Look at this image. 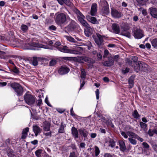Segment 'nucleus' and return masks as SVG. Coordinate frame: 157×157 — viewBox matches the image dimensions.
<instances>
[{
	"label": "nucleus",
	"instance_id": "nucleus-33",
	"mask_svg": "<svg viewBox=\"0 0 157 157\" xmlns=\"http://www.w3.org/2000/svg\"><path fill=\"white\" fill-rule=\"evenodd\" d=\"M64 37L66 38V39L68 41L73 42V43H76L77 41L74 38L72 37L71 36H64Z\"/></svg>",
	"mask_w": 157,
	"mask_h": 157
},
{
	"label": "nucleus",
	"instance_id": "nucleus-50",
	"mask_svg": "<svg viewBox=\"0 0 157 157\" xmlns=\"http://www.w3.org/2000/svg\"><path fill=\"white\" fill-rule=\"evenodd\" d=\"M109 54V51L107 49L105 50L104 52V55L103 57L104 58L106 57Z\"/></svg>",
	"mask_w": 157,
	"mask_h": 157
},
{
	"label": "nucleus",
	"instance_id": "nucleus-42",
	"mask_svg": "<svg viewBox=\"0 0 157 157\" xmlns=\"http://www.w3.org/2000/svg\"><path fill=\"white\" fill-rule=\"evenodd\" d=\"M132 116L135 118H138L139 117V114L136 110H135L132 113Z\"/></svg>",
	"mask_w": 157,
	"mask_h": 157
},
{
	"label": "nucleus",
	"instance_id": "nucleus-24",
	"mask_svg": "<svg viewBox=\"0 0 157 157\" xmlns=\"http://www.w3.org/2000/svg\"><path fill=\"white\" fill-rule=\"evenodd\" d=\"M119 143L120 150L123 151L125 150H126V147L123 141L120 140L119 141Z\"/></svg>",
	"mask_w": 157,
	"mask_h": 157
},
{
	"label": "nucleus",
	"instance_id": "nucleus-44",
	"mask_svg": "<svg viewBox=\"0 0 157 157\" xmlns=\"http://www.w3.org/2000/svg\"><path fill=\"white\" fill-rule=\"evenodd\" d=\"M94 151L95 156H98L100 153V150L99 148L96 146L95 147Z\"/></svg>",
	"mask_w": 157,
	"mask_h": 157
},
{
	"label": "nucleus",
	"instance_id": "nucleus-27",
	"mask_svg": "<svg viewBox=\"0 0 157 157\" xmlns=\"http://www.w3.org/2000/svg\"><path fill=\"white\" fill-rule=\"evenodd\" d=\"M99 6L101 8L104 6H108V4L106 0H100L98 2Z\"/></svg>",
	"mask_w": 157,
	"mask_h": 157
},
{
	"label": "nucleus",
	"instance_id": "nucleus-31",
	"mask_svg": "<svg viewBox=\"0 0 157 157\" xmlns=\"http://www.w3.org/2000/svg\"><path fill=\"white\" fill-rule=\"evenodd\" d=\"M101 8H102V11L104 13L107 14L109 13V5L104 6V7H102Z\"/></svg>",
	"mask_w": 157,
	"mask_h": 157
},
{
	"label": "nucleus",
	"instance_id": "nucleus-45",
	"mask_svg": "<svg viewBox=\"0 0 157 157\" xmlns=\"http://www.w3.org/2000/svg\"><path fill=\"white\" fill-rule=\"evenodd\" d=\"M11 71L17 74H18L19 73V71L18 69L16 67H14L12 69Z\"/></svg>",
	"mask_w": 157,
	"mask_h": 157
},
{
	"label": "nucleus",
	"instance_id": "nucleus-63",
	"mask_svg": "<svg viewBox=\"0 0 157 157\" xmlns=\"http://www.w3.org/2000/svg\"><path fill=\"white\" fill-rule=\"evenodd\" d=\"M44 134L46 136H51V132H44Z\"/></svg>",
	"mask_w": 157,
	"mask_h": 157
},
{
	"label": "nucleus",
	"instance_id": "nucleus-6",
	"mask_svg": "<svg viewBox=\"0 0 157 157\" xmlns=\"http://www.w3.org/2000/svg\"><path fill=\"white\" fill-rule=\"evenodd\" d=\"M71 49V54L76 55L81 54L83 51L82 48L78 46H74Z\"/></svg>",
	"mask_w": 157,
	"mask_h": 157
},
{
	"label": "nucleus",
	"instance_id": "nucleus-38",
	"mask_svg": "<svg viewBox=\"0 0 157 157\" xmlns=\"http://www.w3.org/2000/svg\"><path fill=\"white\" fill-rule=\"evenodd\" d=\"M151 43L152 46L156 48L157 47V38H155L152 40Z\"/></svg>",
	"mask_w": 157,
	"mask_h": 157
},
{
	"label": "nucleus",
	"instance_id": "nucleus-52",
	"mask_svg": "<svg viewBox=\"0 0 157 157\" xmlns=\"http://www.w3.org/2000/svg\"><path fill=\"white\" fill-rule=\"evenodd\" d=\"M85 80H83V79H81V80H80L81 85H80V88L79 89V90H80L84 86V85L85 84Z\"/></svg>",
	"mask_w": 157,
	"mask_h": 157
},
{
	"label": "nucleus",
	"instance_id": "nucleus-41",
	"mask_svg": "<svg viewBox=\"0 0 157 157\" xmlns=\"http://www.w3.org/2000/svg\"><path fill=\"white\" fill-rule=\"evenodd\" d=\"M21 30L24 33L26 32L28 29V26L25 25H22L21 26Z\"/></svg>",
	"mask_w": 157,
	"mask_h": 157
},
{
	"label": "nucleus",
	"instance_id": "nucleus-37",
	"mask_svg": "<svg viewBox=\"0 0 157 157\" xmlns=\"http://www.w3.org/2000/svg\"><path fill=\"white\" fill-rule=\"evenodd\" d=\"M39 59V58H37L36 57H33L32 59V64L34 66H36L38 64V59Z\"/></svg>",
	"mask_w": 157,
	"mask_h": 157
},
{
	"label": "nucleus",
	"instance_id": "nucleus-64",
	"mask_svg": "<svg viewBox=\"0 0 157 157\" xmlns=\"http://www.w3.org/2000/svg\"><path fill=\"white\" fill-rule=\"evenodd\" d=\"M104 157H113V156L109 153H106L105 154Z\"/></svg>",
	"mask_w": 157,
	"mask_h": 157
},
{
	"label": "nucleus",
	"instance_id": "nucleus-20",
	"mask_svg": "<svg viewBox=\"0 0 157 157\" xmlns=\"http://www.w3.org/2000/svg\"><path fill=\"white\" fill-rule=\"evenodd\" d=\"M50 123L48 121H45L43 125V129L44 131H49L50 129Z\"/></svg>",
	"mask_w": 157,
	"mask_h": 157
},
{
	"label": "nucleus",
	"instance_id": "nucleus-35",
	"mask_svg": "<svg viewBox=\"0 0 157 157\" xmlns=\"http://www.w3.org/2000/svg\"><path fill=\"white\" fill-rule=\"evenodd\" d=\"M140 125L141 128L144 131L147 130V124L143 122H140Z\"/></svg>",
	"mask_w": 157,
	"mask_h": 157
},
{
	"label": "nucleus",
	"instance_id": "nucleus-12",
	"mask_svg": "<svg viewBox=\"0 0 157 157\" xmlns=\"http://www.w3.org/2000/svg\"><path fill=\"white\" fill-rule=\"evenodd\" d=\"M58 50L61 52L66 53H69L71 54V49H69L67 46H64L60 47H56Z\"/></svg>",
	"mask_w": 157,
	"mask_h": 157
},
{
	"label": "nucleus",
	"instance_id": "nucleus-1",
	"mask_svg": "<svg viewBox=\"0 0 157 157\" xmlns=\"http://www.w3.org/2000/svg\"><path fill=\"white\" fill-rule=\"evenodd\" d=\"M135 64L136 67H135L134 69L137 72H138L140 69L146 72L148 71L149 67L147 64L143 62H141L140 61L136 62Z\"/></svg>",
	"mask_w": 157,
	"mask_h": 157
},
{
	"label": "nucleus",
	"instance_id": "nucleus-2",
	"mask_svg": "<svg viewBox=\"0 0 157 157\" xmlns=\"http://www.w3.org/2000/svg\"><path fill=\"white\" fill-rule=\"evenodd\" d=\"M68 20H70V18L68 16H66L63 13H61L56 15L55 21L57 24H61L65 23Z\"/></svg>",
	"mask_w": 157,
	"mask_h": 157
},
{
	"label": "nucleus",
	"instance_id": "nucleus-60",
	"mask_svg": "<svg viewBox=\"0 0 157 157\" xmlns=\"http://www.w3.org/2000/svg\"><path fill=\"white\" fill-rule=\"evenodd\" d=\"M119 57V56L118 55H116L113 58H112V57H110L111 59H112V60L114 59L115 61H117L118 60V59Z\"/></svg>",
	"mask_w": 157,
	"mask_h": 157
},
{
	"label": "nucleus",
	"instance_id": "nucleus-46",
	"mask_svg": "<svg viewBox=\"0 0 157 157\" xmlns=\"http://www.w3.org/2000/svg\"><path fill=\"white\" fill-rule=\"evenodd\" d=\"M115 142L113 140H110L109 141V146L111 147H113L115 145Z\"/></svg>",
	"mask_w": 157,
	"mask_h": 157
},
{
	"label": "nucleus",
	"instance_id": "nucleus-25",
	"mask_svg": "<svg viewBox=\"0 0 157 157\" xmlns=\"http://www.w3.org/2000/svg\"><path fill=\"white\" fill-rule=\"evenodd\" d=\"M134 79V77L133 76H131L129 78L128 82L130 88H132L133 86Z\"/></svg>",
	"mask_w": 157,
	"mask_h": 157
},
{
	"label": "nucleus",
	"instance_id": "nucleus-32",
	"mask_svg": "<svg viewBox=\"0 0 157 157\" xmlns=\"http://www.w3.org/2000/svg\"><path fill=\"white\" fill-rule=\"evenodd\" d=\"M33 131L35 133L36 136L38 135V134L39 132V128L37 125H34L33 126Z\"/></svg>",
	"mask_w": 157,
	"mask_h": 157
},
{
	"label": "nucleus",
	"instance_id": "nucleus-53",
	"mask_svg": "<svg viewBox=\"0 0 157 157\" xmlns=\"http://www.w3.org/2000/svg\"><path fill=\"white\" fill-rule=\"evenodd\" d=\"M95 94L96 95V98L98 100L99 98V90L98 89H97L95 91Z\"/></svg>",
	"mask_w": 157,
	"mask_h": 157
},
{
	"label": "nucleus",
	"instance_id": "nucleus-54",
	"mask_svg": "<svg viewBox=\"0 0 157 157\" xmlns=\"http://www.w3.org/2000/svg\"><path fill=\"white\" fill-rule=\"evenodd\" d=\"M40 48H44L49 49H52V48H49V47L46 45H43L41 44H40Z\"/></svg>",
	"mask_w": 157,
	"mask_h": 157
},
{
	"label": "nucleus",
	"instance_id": "nucleus-10",
	"mask_svg": "<svg viewBox=\"0 0 157 157\" xmlns=\"http://www.w3.org/2000/svg\"><path fill=\"white\" fill-rule=\"evenodd\" d=\"M70 69L65 66L60 67L58 71V73L61 75L67 74L70 71Z\"/></svg>",
	"mask_w": 157,
	"mask_h": 157
},
{
	"label": "nucleus",
	"instance_id": "nucleus-4",
	"mask_svg": "<svg viewBox=\"0 0 157 157\" xmlns=\"http://www.w3.org/2000/svg\"><path fill=\"white\" fill-rule=\"evenodd\" d=\"M10 86L17 95L20 96L22 94L23 89L19 84L15 82L12 83L11 84Z\"/></svg>",
	"mask_w": 157,
	"mask_h": 157
},
{
	"label": "nucleus",
	"instance_id": "nucleus-5",
	"mask_svg": "<svg viewBox=\"0 0 157 157\" xmlns=\"http://www.w3.org/2000/svg\"><path fill=\"white\" fill-rule=\"evenodd\" d=\"M75 12L77 15L78 20L81 24L83 26H86L87 27V26H88V23L84 20L85 18V16L78 9H76L75 10Z\"/></svg>",
	"mask_w": 157,
	"mask_h": 157
},
{
	"label": "nucleus",
	"instance_id": "nucleus-48",
	"mask_svg": "<svg viewBox=\"0 0 157 157\" xmlns=\"http://www.w3.org/2000/svg\"><path fill=\"white\" fill-rule=\"evenodd\" d=\"M128 139L130 143L132 144L135 145L136 144V142L135 140L130 138H128Z\"/></svg>",
	"mask_w": 157,
	"mask_h": 157
},
{
	"label": "nucleus",
	"instance_id": "nucleus-40",
	"mask_svg": "<svg viewBox=\"0 0 157 157\" xmlns=\"http://www.w3.org/2000/svg\"><path fill=\"white\" fill-rule=\"evenodd\" d=\"M136 1L139 4L144 5L146 4L148 0H136Z\"/></svg>",
	"mask_w": 157,
	"mask_h": 157
},
{
	"label": "nucleus",
	"instance_id": "nucleus-51",
	"mask_svg": "<svg viewBox=\"0 0 157 157\" xmlns=\"http://www.w3.org/2000/svg\"><path fill=\"white\" fill-rule=\"evenodd\" d=\"M48 29L51 31H55L56 29V27L55 26L52 25L49 27Z\"/></svg>",
	"mask_w": 157,
	"mask_h": 157
},
{
	"label": "nucleus",
	"instance_id": "nucleus-61",
	"mask_svg": "<svg viewBox=\"0 0 157 157\" xmlns=\"http://www.w3.org/2000/svg\"><path fill=\"white\" fill-rule=\"evenodd\" d=\"M129 68L126 67L125 70L122 71V72L124 74L128 72L129 71Z\"/></svg>",
	"mask_w": 157,
	"mask_h": 157
},
{
	"label": "nucleus",
	"instance_id": "nucleus-39",
	"mask_svg": "<svg viewBox=\"0 0 157 157\" xmlns=\"http://www.w3.org/2000/svg\"><path fill=\"white\" fill-rule=\"evenodd\" d=\"M127 134L128 135V136L129 137H131L132 138H135L136 136V134L135 133H133L132 132H130V131H128L127 132Z\"/></svg>",
	"mask_w": 157,
	"mask_h": 157
},
{
	"label": "nucleus",
	"instance_id": "nucleus-19",
	"mask_svg": "<svg viewBox=\"0 0 157 157\" xmlns=\"http://www.w3.org/2000/svg\"><path fill=\"white\" fill-rule=\"evenodd\" d=\"M114 61L113 60L111 59V58H109L108 60L104 62L103 63V65L105 66L110 67L113 65Z\"/></svg>",
	"mask_w": 157,
	"mask_h": 157
},
{
	"label": "nucleus",
	"instance_id": "nucleus-22",
	"mask_svg": "<svg viewBox=\"0 0 157 157\" xmlns=\"http://www.w3.org/2000/svg\"><path fill=\"white\" fill-rule=\"evenodd\" d=\"M86 17L88 21L91 23L94 24L97 23V20L95 17L90 16H88Z\"/></svg>",
	"mask_w": 157,
	"mask_h": 157
},
{
	"label": "nucleus",
	"instance_id": "nucleus-28",
	"mask_svg": "<svg viewBox=\"0 0 157 157\" xmlns=\"http://www.w3.org/2000/svg\"><path fill=\"white\" fill-rule=\"evenodd\" d=\"M29 128H26L23 130L21 136V138L22 139H25L26 138L27 135V133L29 131Z\"/></svg>",
	"mask_w": 157,
	"mask_h": 157
},
{
	"label": "nucleus",
	"instance_id": "nucleus-11",
	"mask_svg": "<svg viewBox=\"0 0 157 157\" xmlns=\"http://www.w3.org/2000/svg\"><path fill=\"white\" fill-rule=\"evenodd\" d=\"M70 22L69 25L67 26V29L68 31H72L75 28L76 26V23L72 20H69Z\"/></svg>",
	"mask_w": 157,
	"mask_h": 157
},
{
	"label": "nucleus",
	"instance_id": "nucleus-36",
	"mask_svg": "<svg viewBox=\"0 0 157 157\" xmlns=\"http://www.w3.org/2000/svg\"><path fill=\"white\" fill-rule=\"evenodd\" d=\"M57 63V60L56 59H52L50 61L49 66L50 67L54 66Z\"/></svg>",
	"mask_w": 157,
	"mask_h": 157
},
{
	"label": "nucleus",
	"instance_id": "nucleus-18",
	"mask_svg": "<svg viewBox=\"0 0 157 157\" xmlns=\"http://www.w3.org/2000/svg\"><path fill=\"white\" fill-rule=\"evenodd\" d=\"M71 131L72 135L75 139H77L78 138V131L76 128L74 127H72Z\"/></svg>",
	"mask_w": 157,
	"mask_h": 157
},
{
	"label": "nucleus",
	"instance_id": "nucleus-58",
	"mask_svg": "<svg viewBox=\"0 0 157 157\" xmlns=\"http://www.w3.org/2000/svg\"><path fill=\"white\" fill-rule=\"evenodd\" d=\"M45 102L47 104V105L49 106H51V105L50 104L48 100V98L47 96L46 97L45 99Z\"/></svg>",
	"mask_w": 157,
	"mask_h": 157
},
{
	"label": "nucleus",
	"instance_id": "nucleus-55",
	"mask_svg": "<svg viewBox=\"0 0 157 157\" xmlns=\"http://www.w3.org/2000/svg\"><path fill=\"white\" fill-rule=\"evenodd\" d=\"M121 135L125 139H127L128 137V135L127 134V132L126 133L124 132H121Z\"/></svg>",
	"mask_w": 157,
	"mask_h": 157
},
{
	"label": "nucleus",
	"instance_id": "nucleus-59",
	"mask_svg": "<svg viewBox=\"0 0 157 157\" xmlns=\"http://www.w3.org/2000/svg\"><path fill=\"white\" fill-rule=\"evenodd\" d=\"M135 139H136L142 142L144 141V140L143 138L140 137L136 135Z\"/></svg>",
	"mask_w": 157,
	"mask_h": 157
},
{
	"label": "nucleus",
	"instance_id": "nucleus-49",
	"mask_svg": "<svg viewBox=\"0 0 157 157\" xmlns=\"http://www.w3.org/2000/svg\"><path fill=\"white\" fill-rule=\"evenodd\" d=\"M58 3L61 5H63L64 3H67V0H57Z\"/></svg>",
	"mask_w": 157,
	"mask_h": 157
},
{
	"label": "nucleus",
	"instance_id": "nucleus-13",
	"mask_svg": "<svg viewBox=\"0 0 157 157\" xmlns=\"http://www.w3.org/2000/svg\"><path fill=\"white\" fill-rule=\"evenodd\" d=\"M97 11V5L96 3L92 4L90 13L91 16H94L96 15Z\"/></svg>",
	"mask_w": 157,
	"mask_h": 157
},
{
	"label": "nucleus",
	"instance_id": "nucleus-47",
	"mask_svg": "<svg viewBox=\"0 0 157 157\" xmlns=\"http://www.w3.org/2000/svg\"><path fill=\"white\" fill-rule=\"evenodd\" d=\"M77 155L78 154L75 151H73L70 153L69 157H77Z\"/></svg>",
	"mask_w": 157,
	"mask_h": 157
},
{
	"label": "nucleus",
	"instance_id": "nucleus-21",
	"mask_svg": "<svg viewBox=\"0 0 157 157\" xmlns=\"http://www.w3.org/2000/svg\"><path fill=\"white\" fill-rule=\"evenodd\" d=\"M112 29L114 33L118 34L120 32V28L118 25L117 24H113L112 25Z\"/></svg>",
	"mask_w": 157,
	"mask_h": 157
},
{
	"label": "nucleus",
	"instance_id": "nucleus-29",
	"mask_svg": "<svg viewBox=\"0 0 157 157\" xmlns=\"http://www.w3.org/2000/svg\"><path fill=\"white\" fill-rule=\"evenodd\" d=\"M48 60L46 58L43 57H40V64L43 65L45 66L48 64Z\"/></svg>",
	"mask_w": 157,
	"mask_h": 157
},
{
	"label": "nucleus",
	"instance_id": "nucleus-14",
	"mask_svg": "<svg viewBox=\"0 0 157 157\" xmlns=\"http://www.w3.org/2000/svg\"><path fill=\"white\" fill-rule=\"evenodd\" d=\"M111 14L115 18H120L121 16V13L114 9H112Z\"/></svg>",
	"mask_w": 157,
	"mask_h": 157
},
{
	"label": "nucleus",
	"instance_id": "nucleus-3",
	"mask_svg": "<svg viewBox=\"0 0 157 157\" xmlns=\"http://www.w3.org/2000/svg\"><path fill=\"white\" fill-rule=\"evenodd\" d=\"M24 98L25 102L29 105H31L35 102V97L31 95L29 92L26 93L24 96Z\"/></svg>",
	"mask_w": 157,
	"mask_h": 157
},
{
	"label": "nucleus",
	"instance_id": "nucleus-16",
	"mask_svg": "<svg viewBox=\"0 0 157 157\" xmlns=\"http://www.w3.org/2000/svg\"><path fill=\"white\" fill-rule=\"evenodd\" d=\"M121 34L128 38L131 37L130 33L128 31L127 29L125 27L121 28Z\"/></svg>",
	"mask_w": 157,
	"mask_h": 157
},
{
	"label": "nucleus",
	"instance_id": "nucleus-7",
	"mask_svg": "<svg viewBox=\"0 0 157 157\" xmlns=\"http://www.w3.org/2000/svg\"><path fill=\"white\" fill-rule=\"evenodd\" d=\"M39 44L36 43H33L31 44H28L26 45L25 48V49L38 50Z\"/></svg>",
	"mask_w": 157,
	"mask_h": 157
},
{
	"label": "nucleus",
	"instance_id": "nucleus-57",
	"mask_svg": "<svg viewBox=\"0 0 157 157\" xmlns=\"http://www.w3.org/2000/svg\"><path fill=\"white\" fill-rule=\"evenodd\" d=\"M71 115L73 117H75L76 115L74 113L73 110V108H72L70 110Z\"/></svg>",
	"mask_w": 157,
	"mask_h": 157
},
{
	"label": "nucleus",
	"instance_id": "nucleus-56",
	"mask_svg": "<svg viewBox=\"0 0 157 157\" xmlns=\"http://www.w3.org/2000/svg\"><path fill=\"white\" fill-rule=\"evenodd\" d=\"M142 145L144 147L146 148H148L149 147V145L147 143L145 142H144L142 143Z\"/></svg>",
	"mask_w": 157,
	"mask_h": 157
},
{
	"label": "nucleus",
	"instance_id": "nucleus-8",
	"mask_svg": "<svg viewBox=\"0 0 157 157\" xmlns=\"http://www.w3.org/2000/svg\"><path fill=\"white\" fill-rule=\"evenodd\" d=\"M94 40L96 43L99 47L101 45L103 42V40L102 36L99 34H97V36L94 38Z\"/></svg>",
	"mask_w": 157,
	"mask_h": 157
},
{
	"label": "nucleus",
	"instance_id": "nucleus-62",
	"mask_svg": "<svg viewBox=\"0 0 157 157\" xmlns=\"http://www.w3.org/2000/svg\"><path fill=\"white\" fill-rule=\"evenodd\" d=\"M152 147L154 150L157 153V144L153 145Z\"/></svg>",
	"mask_w": 157,
	"mask_h": 157
},
{
	"label": "nucleus",
	"instance_id": "nucleus-9",
	"mask_svg": "<svg viewBox=\"0 0 157 157\" xmlns=\"http://www.w3.org/2000/svg\"><path fill=\"white\" fill-rule=\"evenodd\" d=\"M134 36L136 38L140 39L144 36L143 32L142 30L140 29H137L134 33Z\"/></svg>",
	"mask_w": 157,
	"mask_h": 157
},
{
	"label": "nucleus",
	"instance_id": "nucleus-15",
	"mask_svg": "<svg viewBox=\"0 0 157 157\" xmlns=\"http://www.w3.org/2000/svg\"><path fill=\"white\" fill-rule=\"evenodd\" d=\"M149 11L151 15L153 17L157 18V8L151 7L149 8Z\"/></svg>",
	"mask_w": 157,
	"mask_h": 157
},
{
	"label": "nucleus",
	"instance_id": "nucleus-17",
	"mask_svg": "<svg viewBox=\"0 0 157 157\" xmlns=\"http://www.w3.org/2000/svg\"><path fill=\"white\" fill-rule=\"evenodd\" d=\"M86 28L84 31V33L85 35L87 36H89L91 35L92 33V29L91 28L90 25L88 24L87 27L86 26H84Z\"/></svg>",
	"mask_w": 157,
	"mask_h": 157
},
{
	"label": "nucleus",
	"instance_id": "nucleus-26",
	"mask_svg": "<svg viewBox=\"0 0 157 157\" xmlns=\"http://www.w3.org/2000/svg\"><path fill=\"white\" fill-rule=\"evenodd\" d=\"M66 125L63 124V122L61 123L60 126L58 130V132L61 133H65V130H64Z\"/></svg>",
	"mask_w": 157,
	"mask_h": 157
},
{
	"label": "nucleus",
	"instance_id": "nucleus-43",
	"mask_svg": "<svg viewBox=\"0 0 157 157\" xmlns=\"http://www.w3.org/2000/svg\"><path fill=\"white\" fill-rule=\"evenodd\" d=\"M147 133L150 136H152L155 133L154 129H149Z\"/></svg>",
	"mask_w": 157,
	"mask_h": 157
},
{
	"label": "nucleus",
	"instance_id": "nucleus-34",
	"mask_svg": "<svg viewBox=\"0 0 157 157\" xmlns=\"http://www.w3.org/2000/svg\"><path fill=\"white\" fill-rule=\"evenodd\" d=\"M90 59L88 57H85L83 56H81L78 58V60L79 61V60H82L86 62H89Z\"/></svg>",
	"mask_w": 157,
	"mask_h": 157
},
{
	"label": "nucleus",
	"instance_id": "nucleus-30",
	"mask_svg": "<svg viewBox=\"0 0 157 157\" xmlns=\"http://www.w3.org/2000/svg\"><path fill=\"white\" fill-rule=\"evenodd\" d=\"M81 72V78L83 80H85L86 76V73L84 69L82 68L81 67L80 68Z\"/></svg>",
	"mask_w": 157,
	"mask_h": 157
},
{
	"label": "nucleus",
	"instance_id": "nucleus-23",
	"mask_svg": "<svg viewBox=\"0 0 157 157\" xmlns=\"http://www.w3.org/2000/svg\"><path fill=\"white\" fill-rule=\"evenodd\" d=\"M79 132L81 136H82L84 137H87L88 134V132L86 131V130L84 129H79Z\"/></svg>",
	"mask_w": 157,
	"mask_h": 157
}]
</instances>
